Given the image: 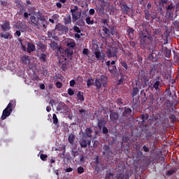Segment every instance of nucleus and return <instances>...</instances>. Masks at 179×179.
Segmentation results:
<instances>
[{
  "mask_svg": "<svg viewBox=\"0 0 179 179\" xmlns=\"http://www.w3.org/2000/svg\"><path fill=\"white\" fill-rule=\"evenodd\" d=\"M149 27H150V25L148 24H143L140 26L141 30L138 32V38L140 40V48L150 51V45L153 38H152V31Z\"/></svg>",
  "mask_w": 179,
  "mask_h": 179,
  "instance_id": "obj_1",
  "label": "nucleus"
},
{
  "mask_svg": "<svg viewBox=\"0 0 179 179\" xmlns=\"http://www.w3.org/2000/svg\"><path fill=\"white\" fill-rule=\"evenodd\" d=\"M119 110L122 111V115L119 120L120 124H127V122H128L129 115L132 114V109L126 106L124 108H119Z\"/></svg>",
  "mask_w": 179,
  "mask_h": 179,
  "instance_id": "obj_2",
  "label": "nucleus"
},
{
  "mask_svg": "<svg viewBox=\"0 0 179 179\" xmlns=\"http://www.w3.org/2000/svg\"><path fill=\"white\" fill-rule=\"evenodd\" d=\"M108 82V78L104 75H101L99 78L95 79L94 86L97 90H100L101 87H107V83Z\"/></svg>",
  "mask_w": 179,
  "mask_h": 179,
  "instance_id": "obj_3",
  "label": "nucleus"
},
{
  "mask_svg": "<svg viewBox=\"0 0 179 179\" xmlns=\"http://www.w3.org/2000/svg\"><path fill=\"white\" fill-rule=\"evenodd\" d=\"M15 106H16V101L11 100L6 108L3 110V113L1 117L2 120H6V117H9V115L12 114V111H13Z\"/></svg>",
  "mask_w": 179,
  "mask_h": 179,
  "instance_id": "obj_4",
  "label": "nucleus"
},
{
  "mask_svg": "<svg viewBox=\"0 0 179 179\" xmlns=\"http://www.w3.org/2000/svg\"><path fill=\"white\" fill-rule=\"evenodd\" d=\"M34 15L35 16H40L38 17L39 22H38V26H36V27H39V29L41 27L43 29H47V24H48V22L47 20H45V16L43 15V14H41L39 10L36 13H34Z\"/></svg>",
  "mask_w": 179,
  "mask_h": 179,
  "instance_id": "obj_5",
  "label": "nucleus"
},
{
  "mask_svg": "<svg viewBox=\"0 0 179 179\" xmlns=\"http://www.w3.org/2000/svg\"><path fill=\"white\" fill-rule=\"evenodd\" d=\"M73 22H78L82 17V11H79V7L74 6V8L71 9Z\"/></svg>",
  "mask_w": 179,
  "mask_h": 179,
  "instance_id": "obj_6",
  "label": "nucleus"
},
{
  "mask_svg": "<svg viewBox=\"0 0 179 179\" xmlns=\"http://www.w3.org/2000/svg\"><path fill=\"white\" fill-rule=\"evenodd\" d=\"M103 152V155L106 159H111L113 155V150H111V145L110 144H104L102 148Z\"/></svg>",
  "mask_w": 179,
  "mask_h": 179,
  "instance_id": "obj_7",
  "label": "nucleus"
},
{
  "mask_svg": "<svg viewBox=\"0 0 179 179\" xmlns=\"http://www.w3.org/2000/svg\"><path fill=\"white\" fill-rule=\"evenodd\" d=\"M156 79V81H155L153 84L149 85L151 90H160V76H157Z\"/></svg>",
  "mask_w": 179,
  "mask_h": 179,
  "instance_id": "obj_8",
  "label": "nucleus"
},
{
  "mask_svg": "<svg viewBox=\"0 0 179 179\" xmlns=\"http://www.w3.org/2000/svg\"><path fill=\"white\" fill-rule=\"evenodd\" d=\"M174 10H176V6L173 5V3L169 4L167 8H166V14L169 17H171L174 13Z\"/></svg>",
  "mask_w": 179,
  "mask_h": 179,
  "instance_id": "obj_9",
  "label": "nucleus"
},
{
  "mask_svg": "<svg viewBox=\"0 0 179 179\" xmlns=\"http://www.w3.org/2000/svg\"><path fill=\"white\" fill-rule=\"evenodd\" d=\"M0 38H3L4 40H12V38H13V36L10 32L6 31L0 33Z\"/></svg>",
  "mask_w": 179,
  "mask_h": 179,
  "instance_id": "obj_10",
  "label": "nucleus"
},
{
  "mask_svg": "<svg viewBox=\"0 0 179 179\" xmlns=\"http://www.w3.org/2000/svg\"><path fill=\"white\" fill-rule=\"evenodd\" d=\"M106 124H107V121L103 117H99L97 119V127L99 131H101L103 127H106Z\"/></svg>",
  "mask_w": 179,
  "mask_h": 179,
  "instance_id": "obj_11",
  "label": "nucleus"
},
{
  "mask_svg": "<svg viewBox=\"0 0 179 179\" xmlns=\"http://www.w3.org/2000/svg\"><path fill=\"white\" fill-rule=\"evenodd\" d=\"M76 163L77 164H84L86 162V157L85 155L80 154L76 159H75Z\"/></svg>",
  "mask_w": 179,
  "mask_h": 179,
  "instance_id": "obj_12",
  "label": "nucleus"
},
{
  "mask_svg": "<svg viewBox=\"0 0 179 179\" xmlns=\"http://www.w3.org/2000/svg\"><path fill=\"white\" fill-rule=\"evenodd\" d=\"M15 27L17 29V30H20V31H24L26 29H27V25H26L25 23L20 22V21L16 22Z\"/></svg>",
  "mask_w": 179,
  "mask_h": 179,
  "instance_id": "obj_13",
  "label": "nucleus"
},
{
  "mask_svg": "<svg viewBox=\"0 0 179 179\" xmlns=\"http://www.w3.org/2000/svg\"><path fill=\"white\" fill-rule=\"evenodd\" d=\"M110 118L112 122H115V121H117L118 118H120V115L118 114V112L110 110Z\"/></svg>",
  "mask_w": 179,
  "mask_h": 179,
  "instance_id": "obj_14",
  "label": "nucleus"
},
{
  "mask_svg": "<svg viewBox=\"0 0 179 179\" xmlns=\"http://www.w3.org/2000/svg\"><path fill=\"white\" fill-rule=\"evenodd\" d=\"M1 29L2 31H9L10 30V23L6 20L3 22L2 24H1Z\"/></svg>",
  "mask_w": 179,
  "mask_h": 179,
  "instance_id": "obj_15",
  "label": "nucleus"
},
{
  "mask_svg": "<svg viewBox=\"0 0 179 179\" xmlns=\"http://www.w3.org/2000/svg\"><path fill=\"white\" fill-rule=\"evenodd\" d=\"M66 108H68V106H66V104L64 102L59 103L57 106V111H61L62 113H65V111H66Z\"/></svg>",
  "mask_w": 179,
  "mask_h": 179,
  "instance_id": "obj_16",
  "label": "nucleus"
},
{
  "mask_svg": "<svg viewBox=\"0 0 179 179\" xmlns=\"http://www.w3.org/2000/svg\"><path fill=\"white\" fill-rule=\"evenodd\" d=\"M127 77L126 75L120 74V77L117 78V86L123 85L124 82H125V80H127Z\"/></svg>",
  "mask_w": 179,
  "mask_h": 179,
  "instance_id": "obj_17",
  "label": "nucleus"
},
{
  "mask_svg": "<svg viewBox=\"0 0 179 179\" xmlns=\"http://www.w3.org/2000/svg\"><path fill=\"white\" fill-rule=\"evenodd\" d=\"M95 10L96 11V13L99 16H103L104 15V13H106V10L104 9V7H103V6H100V5L96 6Z\"/></svg>",
  "mask_w": 179,
  "mask_h": 179,
  "instance_id": "obj_18",
  "label": "nucleus"
},
{
  "mask_svg": "<svg viewBox=\"0 0 179 179\" xmlns=\"http://www.w3.org/2000/svg\"><path fill=\"white\" fill-rule=\"evenodd\" d=\"M37 17V18H36ZM34 16V15H31L30 17L31 19V22L33 24V26H38V22H40V20L38 19V17H40V16Z\"/></svg>",
  "mask_w": 179,
  "mask_h": 179,
  "instance_id": "obj_19",
  "label": "nucleus"
},
{
  "mask_svg": "<svg viewBox=\"0 0 179 179\" xmlns=\"http://www.w3.org/2000/svg\"><path fill=\"white\" fill-rule=\"evenodd\" d=\"M27 45V52H29V54L34 52V51L36 50V45L31 43L28 42Z\"/></svg>",
  "mask_w": 179,
  "mask_h": 179,
  "instance_id": "obj_20",
  "label": "nucleus"
},
{
  "mask_svg": "<svg viewBox=\"0 0 179 179\" xmlns=\"http://www.w3.org/2000/svg\"><path fill=\"white\" fill-rule=\"evenodd\" d=\"M94 54L95 55V57H96L97 61H100V59L101 58V51L100 50L99 47H97L96 48H95V50L94 51Z\"/></svg>",
  "mask_w": 179,
  "mask_h": 179,
  "instance_id": "obj_21",
  "label": "nucleus"
},
{
  "mask_svg": "<svg viewBox=\"0 0 179 179\" xmlns=\"http://www.w3.org/2000/svg\"><path fill=\"white\" fill-rule=\"evenodd\" d=\"M70 153L72 156L73 160H75L78 157V156L80 155L78 150H76V148H72L70 151Z\"/></svg>",
  "mask_w": 179,
  "mask_h": 179,
  "instance_id": "obj_22",
  "label": "nucleus"
},
{
  "mask_svg": "<svg viewBox=\"0 0 179 179\" xmlns=\"http://www.w3.org/2000/svg\"><path fill=\"white\" fill-rule=\"evenodd\" d=\"M66 45L69 47V48L75 50V45H76V43H75V41L73 40H69L66 41Z\"/></svg>",
  "mask_w": 179,
  "mask_h": 179,
  "instance_id": "obj_23",
  "label": "nucleus"
},
{
  "mask_svg": "<svg viewBox=\"0 0 179 179\" xmlns=\"http://www.w3.org/2000/svg\"><path fill=\"white\" fill-rule=\"evenodd\" d=\"M157 54H159V51H157V50L152 51V52L149 55L148 59L150 61H154L155 62L157 59L156 57H157Z\"/></svg>",
  "mask_w": 179,
  "mask_h": 179,
  "instance_id": "obj_24",
  "label": "nucleus"
},
{
  "mask_svg": "<svg viewBox=\"0 0 179 179\" xmlns=\"http://www.w3.org/2000/svg\"><path fill=\"white\" fill-rule=\"evenodd\" d=\"M108 71L111 75H117L118 73V70L117 69V66H109Z\"/></svg>",
  "mask_w": 179,
  "mask_h": 179,
  "instance_id": "obj_25",
  "label": "nucleus"
},
{
  "mask_svg": "<svg viewBox=\"0 0 179 179\" xmlns=\"http://www.w3.org/2000/svg\"><path fill=\"white\" fill-rule=\"evenodd\" d=\"M64 23L66 26L72 23V18L71 17V15L69 14L65 17H64Z\"/></svg>",
  "mask_w": 179,
  "mask_h": 179,
  "instance_id": "obj_26",
  "label": "nucleus"
},
{
  "mask_svg": "<svg viewBox=\"0 0 179 179\" xmlns=\"http://www.w3.org/2000/svg\"><path fill=\"white\" fill-rule=\"evenodd\" d=\"M120 9L123 13H125V15H128V12H129V8L127 4H122L120 6Z\"/></svg>",
  "mask_w": 179,
  "mask_h": 179,
  "instance_id": "obj_27",
  "label": "nucleus"
},
{
  "mask_svg": "<svg viewBox=\"0 0 179 179\" xmlns=\"http://www.w3.org/2000/svg\"><path fill=\"white\" fill-rule=\"evenodd\" d=\"M127 33L129 38H134V33H135V29L131 28V27H129V28L127 30Z\"/></svg>",
  "mask_w": 179,
  "mask_h": 179,
  "instance_id": "obj_28",
  "label": "nucleus"
},
{
  "mask_svg": "<svg viewBox=\"0 0 179 179\" xmlns=\"http://www.w3.org/2000/svg\"><path fill=\"white\" fill-rule=\"evenodd\" d=\"M100 1V6L103 8H110V2L108 0H99Z\"/></svg>",
  "mask_w": 179,
  "mask_h": 179,
  "instance_id": "obj_29",
  "label": "nucleus"
},
{
  "mask_svg": "<svg viewBox=\"0 0 179 179\" xmlns=\"http://www.w3.org/2000/svg\"><path fill=\"white\" fill-rule=\"evenodd\" d=\"M117 179H129V175H125L124 173H119L116 176Z\"/></svg>",
  "mask_w": 179,
  "mask_h": 179,
  "instance_id": "obj_30",
  "label": "nucleus"
},
{
  "mask_svg": "<svg viewBox=\"0 0 179 179\" xmlns=\"http://www.w3.org/2000/svg\"><path fill=\"white\" fill-rule=\"evenodd\" d=\"M21 61L24 65H27V64L30 62V57L27 55H24L22 57Z\"/></svg>",
  "mask_w": 179,
  "mask_h": 179,
  "instance_id": "obj_31",
  "label": "nucleus"
},
{
  "mask_svg": "<svg viewBox=\"0 0 179 179\" xmlns=\"http://www.w3.org/2000/svg\"><path fill=\"white\" fill-rule=\"evenodd\" d=\"M50 48H52L53 51H55V50H58V48H59V46L58 45V43L54 41L50 43Z\"/></svg>",
  "mask_w": 179,
  "mask_h": 179,
  "instance_id": "obj_32",
  "label": "nucleus"
},
{
  "mask_svg": "<svg viewBox=\"0 0 179 179\" xmlns=\"http://www.w3.org/2000/svg\"><path fill=\"white\" fill-rule=\"evenodd\" d=\"M116 50H115V52L113 53V52H111V50H108L107 52V57L108 58H113L114 57H117V49H115Z\"/></svg>",
  "mask_w": 179,
  "mask_h": 179,
  "instance_id": "obj_33",
  "label": "nucleus"
},
{
  "mask_svg": "<svg viewBox=\"0 0 179 179\" xmlns=\"http://www.w3.org/2000/svg\"><path fill=\"white\" fill-rule=\"evenodd\" d=\"M139 94V88L138 87H133V92L131 93L132 97H136Z\"/></svg>",
  "mask_w": 179,
  "mask_h": 179,
  "instance_id": "obj_34",
  "label": "nucleus"
},
{
  "mask_svg": "<svg viewBox=\"0 0 179 179\" xmlns=\"http://www.w3.org/2000/svg\"><path fill=\"white\" fill-rule=\"evenodd\" d=\"M164 52L165 57L166 58H170V57L171 55V50L169 49L168 48H165L164 49Z\"/></svg>",
  "mask_w": 179,
  "mask_h": 179,
  "instance_id": "obj_35",
  "label": "nucleus"
},
{
  "mask_svg": "<svg viewBox=\"0 0 179 179\" xmlns=\"http://www.w3.org/2000/svg\"><path fill=\"white\" fill-rule=\"evenodd\" d=\"M78 100L80 101H85V96H83V92L79 91L77 94Z\"/></svg>",
  "mask_w": 179,
  "mask_h": 179,
  "instance_id": "obj_36",
  "label": "nucleus"
},
{
  "mask_svg": "<svg viewBox=\"0 0 179 179\" xmlns=\"http://www.w3.org/2000/svg\"><path fill=\"white\" fill-rule=\"evenodd\" d=\"M52 120L53 124L56 125V127H59V123L58 122V117H57V115L55 113L52 115Z\"/></svg>",
  "mask_w": 179,
  "mask_h": 179,
  "instance_id": "obj_37",
  "label": "nucleus"
},
{
  "mask_svg": "<svg viewBox=\"0 0 179 179\" xmlns=\"http://www.w3.org/2000/svg\"><path fill=\"white\" fill-rule=\"evenodd\" d=\"M105 179H114V173L108 171L106 173Z\"/></svg>",
  "mask_w": 179,
  "mask_h": 179,
  "instance_id": "obj_38",
  "label": "nucleus"
},
{
  "mask_svg": "<svg viewBox=\"0 0 179 179\" xmlns=\"http://www.w3.org/2000/svg\"><path fill=\"white\" fill-rule=\"evenodd\" d=\"M92 132H93V129L92 128L88 127L85 129V133L87 138H92Z\"/></svg>",
  "mask_w": 179,
  "mask_h": 179,
  "instance_id": "obj_39",
  "label": "nucleus"
},
{
  "mask_svg": "<svg viewBox=\"0 0 179 179\" xmlns=\"http://www.w3.org/2000/svg\"><path fill=\"white\" fill-rule=\"evenodd\" d=\"M65 53L67 54L68 57H72L73 55V49L68 48L65 50Z\"/></svg>",
  "mask_w": 179,
  "mask_h": 179,
  "instance_id": "obj_40",
  "label": "nucleus"
},
{
  "mask_svg": "<svg viewBox=\"0 0 179 179\" xmlns=\"http://www.w3.org/2000/svg\"><path fill=\"white\" fill-rule=\"evenodd\" d=\"M169 120H171V122H172V124H174V122H176V121H177V117H176V115L171 113L169 116Z\"/></svg>",
  "mask_w": 179,
  "mask_h": 179,
  "instance_id": "obj_41",
  "label": "nucleus"
},
{
  "mask_svg": "<svg viewBox=\"0 0 179 179\" xmlns=\"http://www.w3.org/2000/svg\"><path fill=\"white\" fill-rule=\"evenodd\" d=\"M141 119L142 120V122H145V121H148V120L149 119V114L141 115Z\"/></svg>",
  "mask_w": 179,
  "mask_h": 179,
  "instance_id": "obj_42",
  "label": "nucleus"
},
{
  "mask_svg": "<svg viewBox=\"0 0 179 179\" xmlns=\"http://www.w3.org/2000/svg\"><path fill=\"white\" fill-rule=\"evenodd\" d=\"M151 16H152V14L149 12V10H145V20H148L149 22V20H150Z\"/></svg>",
  "mask_w": 179,
  "mask_h": 179,
  "instance_id": "obj_43",
  "label": "nucleus"
},
{
  "mask_svg": "<svg viewBox=\"0 0 179 179\" xmlns=\"http://www.w3.org/2000/svg\"><path fill=\"white\" fill-rule=\"evenodd\" d=\"M78 113L81 115V118H85L86 117V110L82 108L79 109Z\"/></svg>",
  "mask_w": 179,
  "mask_h": 179,
  "instance_id": "obj_44",
  "label": "nucleus"
},
{
  "mask_svg": "<svg viewBox=\"0 0 179 179\" xmlns=\"http://www.w3.org/2000/svg\"><path fill=\"white\" fill-rule=\"evenodd\" d=\"M39 59L42 62H47V55L44 53L41 54Z\"/></svg>",
  "mask_w": 179,
  "mask_h": 179,
  "instance_id": "obj_45",
  "label": "nucleus"
},
{
  "mask_svg": "<svg viewBox=\"0 0 179 179\" xmlns=\"http://www.w3.org/2000/svg\"><path fill=\"white\" fill-rule=\"evenodd\" d=\"M68 141H69V143H71V145H72V143H73V142H75V136L73 134H70L69 136Z\"/></svg>",
  "mask_w": 179,
  "mask_h": 179,
  "instance_id": "obj_46",
  "label": "nucleus"
},
{
  "mask_svg": "<svg viewBox=\"0 0 179 179\" xmlns=\"http://www.w3.org/2000/svg\"><path fill=\"white\" fill-rule=\"evenodd\" d=\"M157 68V66L156 64H153L152 66H151V69H150L151 75H155L156 73Z\"/></svg>",
  "mask_w": 179,
  "mask_h": 179,
  "instance_id": "obj_47",
  "label": "nucleus"
},
{
  "mask_svg": "<svg viewBox=\"0 0 179 179\" xmlns=\"http://www.w3.org/2000/svg\"><path fill=\"white\" fill-rule=\"evenodd\" d=\"M48 36L49 38H55V32L52 31H48Z\"/></svg>",
  "mask_w": 179,
  "mask_h": 179,
  "instance_id": "obj_48",
  "label": "nucleus"
},
{
  "mask_svg": "<svg viewBox=\"0 0 179 179\" xmlns=\"http://www.w3.org/2000/svg\"><path fill=\"white\" fill-rule=\"evenodd\" d=\"M80 145L81 148H87V140H82Z\"/></svg>",
  "mask_w": 179,
  "mask_h": 179,
  "instance_id": "obj_49",
  "label": "nucleus"
},
{
  "mask_svg": "<svg viewBox=\"0 0 179 179\" xmlns=\"http://www.w3.org/2000/svg\"><path fill=\"white\" fill-rule=\"evenodd\" d=\"M120 64L122 65V66H123V68H124V71H127L128 69V64H127V62L122 60L120 62Z\"/></svg>",
  "mask_w": 179,
  "mask_h": 179,
  "instance_id": "obj_50",
  "label": "nucleus"
},
{
  "mask_svg": "<svg viewBox=\"0 0 179 179\" xmlns=\"http://www.w3.org/2000/svg\"><path fill=\"white\" fill-rule=\"evenodd\" d=\"M93 82H94V80L92 78H88V80H87V87H90V86H92V85H93Z\"/></svg>",
  "mask_w": 179,
  "mask_h": 179,
  "instance_id": "obj_51",
  "label": "nucleus"
},
{
  "mask_svg": "<svg viewBox=\"0 0 179 179\" xmlns=\"http://www.w3.org/2000/svg\"><path fill=\"white\" fill-rule=\"evenodd\" d=\"M77 24L78 26H80V27H83L85 26V20H83V19H79L78 20H77Z\"/></svg>",
  "mask_w": 179,
  "mask_h": 179,
  "instance_id": "obj_52",
  "label": "nucleus"
},
{
  "mask_svg": "<svg viewBox=\"0 0 179 179\" xmlns=\"http://www.w3.org/2000/svg\"><path fill=\"white\" fill-rule=\"evenodd\" d=\"M102 31L105 33V34H108V36H110V29L103 26Z\"/></svg>",
  "mask_w": 179,
  "mask_h": 179,
  "instance_id": "obj_53",
  "label": "nucleus"
},
{
  "mask_svg": "<svg viewBox=\"0 0 179 179\" xmlns=\"http://www.w3.org/2000/svg\"><path fill=\"white\" fill-rule=\"evenodd\" d=\"M77 173L79 174H83V173H85V168H83V166H79L77 169Z\"/></svg>",
  "mask_w": 179,
  "mask_h": 179,
  "instance_id": "obj_54",
  "label": "nucleus"
},
{
  "mask_svg": "<svg viewBox=\"0 0 179 179\" xmlns=\"http://www.w3.org/2000/svg\"><path fill=\"white\" fill-rule=\"evenodd\" d=\"M86 23H87V24H94V20H91L90 17H87L86 18Z\"/></svg>",
  "mask_w": 179,
  "mask_h": 179,
  "instance_id": "obj_55",
  "label": "nucleus"
},
{
  "mask_svg": "<svg viewBox=\"0 0 179 179\" xmlns=\"http://www.w3.org/2000/svg\"><path fill=\"white\" fill-rule=\"evenodd\" d=\"M18 8H20V15H22L23 12H26V8L23 4H21Z\"/></svg>",
  "mask_w": 179,
  "mask_h": 179,
  "instance_id": "obj_56",
  "label": "nucleus"
},
{
  "mask_svg": "<svg viewBox=\"0 0 179 179\" xmlns=\"http://www.w3.org/2000/svg\"><path fill=\"white\" fill-rule=\"evenodd\" d=\"M116 103L119 105L120 107H122V106H124V102H122V99L120 98L116 99Z\"/></svg>",
  "mask_w": 179,
  "mask_h": 179,
  "instance_id": "obj_57",
  "label": "nucleus"
},
{
  "mask_svg": "<svg viewBox=\"0 0 179 179\" xmlns=\"http://www.w3.org/2000/svg\"><path fill=\"white\" fill-rule=\"evenodd\" d=\"M102 134L103 135H107V134H108L109 130L108 128H107V127L104 126L103 127H102Z\"/></svg>",
  "mask_w": 179,
  "mask_h": 179,
  "instance_id": "obj_58",
  "label": "nucleus"
},
{
  "mask_svg": "<svg viewBox=\"0 0 179 179\" xmlns=\"http://www.w3.org/2000/svg\"><path fill=\"white\" fill-rule=\"evenodd\" d=\"M40 157H41V159L43 160V162H47V159L48 158V156L45 154H41Z\"/></svg>",
  "mask_w": 179,
  "mask_h": 179,
  "instance_id": "obj_59",
  "label": "nucleus"
},
{
  "mask_svg": "<svg viewBox=\"0 0 179 179\" xmlns=\"http://www.w3.org/2000/svg\"><path fill=\"white\" fill-rule=\"evenodd\" d=\"M73 30L74 33H82L80 28H79V27H78V26H74L73 27Z\"/></svg>",
  "mask_w": 179,
  "mask_h": 179,
  "instance_id": "obj_60",
  "label": "nucleus"
},
{
  "mask_svg": "<svg viewBox=\"0 0 179 179\" xmlns=\"http://www.w3.org/2000/svg\"><path fill=\"white\" fill-rule=\"evenodd\" d=\"M38 47H39V48L42 50H45V45L43 44L41 42H39L38 44H37Z\"/></svg>",
  "mask_w": 179,
  "mask_h": 179,
  "instance_id": "obj_61",
  "label": "nucleus"
},
{
  "mask_svg": "<svg viewBox=\"0 0 179 179\" xmlns=\"http://www.w3.org/2000/svg\"><path fill=\"white\" fill-rule=\"evenodd\" d=\"M90 52V51L87 48H84L83 50V55H86L87 57L89 56Z\"/></svg>",
  "mask_w": 179,
  "mask_h": 179,
  "instance_id": "obj_62",
  "label": "nucleus"
},
{
  "mask_svg": "<svg viewBox=\"0 0 179 179\" xmlns=\"http://www.w3.org/2000/svg\"><path fill=\"white\" fill-rule=\"evenodd\" d=\"M52 19L54 20L55 22H58L59 19V15L58 14H54L52 16Z\"/></svg>",
  "mask_w": 179,
  "mask_h": 179,
  "instance_id": "obj_63",
  "label": "nucleus"
},
{
  "mask_svg": "<svg viewBox=\"0 0 179 179\" xmlns=\"http://www.w3.org/2000/svg\"><path fill=\"white\" fill-rule=\"evenodd\" d=\"M164 3H167V0H159V6H164Z\"/></svg>",
  "mask_w": 179,
  "mask_h": 179,
  "instance_id": "obj_64",
  "label": "nucleus"
}]
</instances>
